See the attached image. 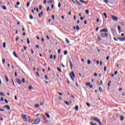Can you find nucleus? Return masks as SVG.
<instances>
[{"mask_svg": "<svg viewBox=\"0 0 125 125\" xmlns=\"http://www.w3.org/2000/svg\"><path fill=\"white\" fill-rule=\"evenodd\" d=\"M68 54V51H65L64 52V55H67Z\"/></svg>", "mask_w": 125, "mask_h": 125, "instance_id": "2f4dec72", "label": "nucleus"}, {"mask_svg": "<svg viewBox=\"0 0 125 125\" xmlns=\"http://www.w3.org/2000/svg\"><path fill=\"white\" fill-rule=\"evenodd\" d=\"M6 46V44L5 43V42H4L3 43V48H5V47Z\"/></svg>", "mask_w": 125, "mask_h": 125, "instance_id": "4be33fe9", "label": "nucleus"}, {"mask_svg": "<svg viewBox=\"0 0 125 125\" xmlns=\"http://www.w3.org/2000/svg\"><path fill=\"white\" fill-rule=\"evenodd\" d=\"M52 19H53V20H54L55 19V17H54V15H53L52 16Z\"/></svg>", "mask_w": 125, "mask_h": 125, "instance_id": "864d4df0", "label": "nucleus"}, {"mask_svg": "<svg viewBox=\"0 0 125 125\" xmlns=\"http://www.w3.org/2000/svg\"><path fill=\"white\" fill-rule=\"evenodd\" d=\"M61 50L60 49H59L58 50V53H61Z\"/></svg>", "mask_w": 125, "mask_h": 125, "instance_id": "8fccbe9b", "label": "nucleus"}, {"mask_svg": "<svg viewBox=\"0 0 125 125\" xmlns=\"http://www.w3.org/2000/svg\"><path fill=\"white\" fill-rule=\"evenodd\" d=\"M104 15L105 17V18H107V14H106V13H104Z\"/></svg>", "mask_w": 125, "mask_h": 125, "instance_id": "4c0bfd02", "label": "nucleus"}, {"mask_svg": "<svg viewBox=\"0 0 125 125\" xmlns=\"http://www.w3.org/2000/svg\"><path fill=\"white\" fill-rule=\"evenodd\" d=\"M23 49H24V50H26V49H27V47L24 46Z\"/></svg>", "mask_w": 125, "mask_h": 125, "instance_id": "774afa93", "label": "nucleus"}, {"mask_svg": "<svg viewBox=\"0 0 125 125\" xmlns=\"http://www.w3.org/2000/svg\"><path fill=\"white\" fill-rule=\"evenodd\" d=\"M58 93H59V95H60L61 96H62V95H63V94L61 92H59Z\"/></svg>", "mask_w": 125, "mask_h": 125, "instance_id": "37998d69", "label": "nucleus"}, {"mask_svg": "<svg viewBox=\"0 0 125 125\" xmlns=\"http://www.w3.org/2000/svg\"><path fill=\"white\" fill-rule=\"evenodd\" d=\"M111 17L114 21H118V17H116L115 16L111 15Z\"/></svg>", "mask_w": 125, "mask_h": 125, "instance_id": "39448f33", "label": "nucleus"}, {"mask_svg": "<svg viewBox=\"0 0 125 125\" xmlns=\"http://www.w3.org/2000/svg\"><path fill=\"white\" fill-rule=\"evenodd\" d=\"M120 120H121V121H124V116H120Z\"/></svg>", "mask_w": 125, "mask_h": 125, "instance_id": "7c9ffc66", "label": "nucleus"}, {"mask_svg": "<svg viewBox=\"0 0 125 125\" xmlns=\"http://www.w3.org/2000/svg\"><path fill=\"white\" fill-rule=\"evenodd\" d=\"M76 30H77V31H79V30H80V27L79 26V25H77V26H76Z\"/></svg>", "mask_w": 125, "mask_h": 125, "instance_id": "72a5a7b5", "label": "nucleus"}, {"mask_svg": "<svg viewBox=\"0 0 125 125\" xmlns=\"http://www.w3.org/2000/svg\"><path fill=\"white\" fill-rule=\"evenodd\" d=\"M99 91H100V92H103V90H102V88H101V87H100L99 88Z\"/></svg>", "mask_w": 125, "mask_h": 125, "instance_id": "6ab92c4d", "label": "nucleus"}, {"mask_svg": "<svg viewBox=\"0 0 125 125\" xmlns=\"http://www.w3.org/2000/svg\"><path fill=\"white\" fill-rule=\"evenodd\" d=\"M40 122H41V119L40 118H38L36 119H35L33 125H38V124H39Z\"/></svg>", "mask_w": 125, "mask_h": 125, "instance_id": "7ed1b4c3", "label": "nucleus"}, {"mask_svg": "<svg viewBox=\"0 0 125 125\" xmlns=\"http://www.w3.org/2000/svg\"><path fill=\"white\" fill-rule=\"evenodd\" d=\"M57 70L58 71V72H60V73H62V70H61V69H60V68L58 67L57 68Z\"/></svg>", "mask_w": 125, "mask_h": 125, "instance_id": "412c9836", "label": "nucleus"}, {"mask_svg": "<svg viewBox=\"0 0 125 125\" xmlns=\"http://www.w3.org/2000/svg\"><path fill=\"white\" fill-rule=\"evenodd\" d=\"M53 58V56L52 55H51L50 56V59H52Z\"/></svg>", "mask_w": 125, "mask_h": 125, "instance_id": "603ef678", "label": "nucleus"}, {"mask_svg": "<svg viewBox=\"0 0 125 125\" xmlns=\"http://www.w3.org/2000/svg\"><path fill=\"white\" fill-rule=\"evenodd\" d=\"M114 75H118V72L117 71H115V72H114Z\"/></svg>", "mask_w": 125, "mask_h": 125, "instance_id": "0e129e2a", "label": "nucleus"}, {"mask_svg": "<svg viewBox=\"0 0 125 125\" xmlns=\"http://www.w3.org/2000/svg\"><path fill=\"white\" fill-rule=\"evenodd\" d=\"M26 6L27 7H29V6H30V2H28L26 5Z\"/></svg>", "mask_w": 125, "mask_h": 125, "instance_id": "e433bc0d", "label": "nucleus"}, {"mask_svg": "<svg viewBox=\"0 0 125 125\" xmlns=\"http://www.w3.org/2000/svg\"><path fill=\"white\" fill-rule=\"evenodd\" d=\"M42 5H40V6H39L40 10H42Z\"/></svg>", "mask_w": 125, "mask_h": 125, "instance_id": "58836bf2", "label": "nucleus"}, {"mask_svg": "<svg viewBox=\"0 0 125 125\" xmlns=\"http://www.w3.org/2000/svg\"><path fill=\"white\" fill-rule=\"evenodd\" d=\"M0 111L1 112H4V109H2V108H0Z\"/></svg>", "mask_w": 125, "mask_h": 125, "instance_id": "de8ad7c7", "label": "nucleus"}, {"mask_svg": "<svg viewBox=\"0 0 125 125\" xmlns=\"http://www.w3.org/2000/svg\"><path fill=\"white\" fill-rule=\"evenodd\" d=\"M3 108H6L8 110H10V106L9 105H6L3 106Z\"/></svg>", "mask_w": 125, "mask_h": 125, "instance_id": "9b49d317", "label": "nucleus"}, {"mask_svg": "<svg viewBox=\"0 0 125 125\" xmlns=\"http://www.w3.org/2000/svg\"><path fill=\"white\" fill-rule=\"evenodd\" d=\"M21 118H22L24 122H28V118H27V116H26V115L22 114Z\"/></svg>", "mask_w": 125, "mask_h": 125, "instance_id": "20e7f679", "label": "nucleus"}, {"mask_svg": "<svg viewBox=\"0 0 125 125\" xmlns=\"http://www.w3.org/2000/svg\"><path fill=\"white\" fill-rule=\"evenodd\" d=\"M13 55H14L15 57H16V58H18V56L16 54V52H13Z\"/></svg>", "mask_w": 125, "mask_h": 125, "instance_id": "2eb2a0df", "label": "nucleus"}, {"mask_svg": "<svg viewBox=\"0 0 125 125\" xmlns=\"http://www.w3.org/2000/svg\"><path fill=\"white\" fill-rule=\"evenodd\" d=\"M89 86L90 88H92L93 87V86L92 85V84H90Z\"/></svg>", "mask_w": 125, "mask_h": 125, "instance_id": "49530a36", "label": "nucleus"}, {"mask_svg": "<svg viewBox=\"0 0 125 125\" xmlns=\"http://www.w3.org/2000/svg\"><path fill=\"white\" fill-rule=\"evenodd\" d=\"M118 31H121V27L120 26H118Z\"/></svg>", "mask_w": 125, "mask_h": 125, "instance_id": "13d9d810", "label": "nucleus"}, {"mask_svg": "<svg viewBox=\"0 0 125 125\" xmlns=\"http://www.w3.org/2000/svg\"><path fill=\"white\" fill-rule=\"evenodd\" d=\"M44 104V103H43V102H41V103H40V105H41V106H43V105Z\"/></svg>", "mask_w": 125, "mask_h": 125, "instance_id": "c03bdc74", "label": "nucleus"}, {"mask_svg": "<svg viewBox=\"0 0 125 125\" xmlns=\"http://www.w3.org/2000/svg\"><path fill=\"white\" fill-rule=\"evenodd\" d=\"M118 40L120 41L121 42H124V41H125V37L123 38H118Z\"/></svg>", "mask_w": 125, "mask_h": 125, "instance_id": "1a4fd4ad", "label": "nucleus"}, {"mask_svg": "<svg viewBox=\"0 0 125 125\" xmlns=\"http://www.w3.org/2000/svg\"><path fill=\"white\" fill-rule=\"evenodd\" d=\"M65 41H66L67 43H70V41H69V40H68V39L66 38Z\"/></svg>", "mask_w": 125, "mask_h": 125, "instance_id": "c85d7f7f", "label": "nucleus"}, {"mask_svg": "<svg viewBox=\"0 0 125 125\" xmlns=\"http://www.w3.org/2000/svg\"><path fill=\"white\" fill-rule=\"evenodd\" d=\"M69 62L70 64V68H71V70H72L73 69V64L72 63V62H71V60H69Z\"/></svg>", "mask_w": 125, "mask_h": 125, "instance_id": "f8f14e48", "label": "nucleus"}, {"mask_svg": "<svg viewBox=\"0 0 125 125\" xmlns=\"http://www.w3.org/2000/svg\"><path fill=\"white\" fill-rule=\"evenodd\" d=\"M104 1L105 2V3H108V2H109V1L107 0H105Z\"/></svg>", "mask_w": 125, "mask_h": 125, "instance_id": "680f3d73", "label": "nucleus"}, {"mask_svg": "<svg viewBox=\"0 0 125 125\" xmlns=\"http://www.w3.org/2000/svg\"><path fill=\"white\" fill-rule=\"evenodd\" d=\"M27 43L28 44H30V40H29V38H27Z\"/></svg>", "mask_w": 125, "mask_h": 125, "instance_id": "79ce46f5", "label": "nucleus"}, {"mask_svg": "<svg viewBox=\"0 0 125 125\" xmlns=\"http://www.w3.org/2000/svg\"><path fill=\"white\" fill-rule=\"evenodd\" d=\"M94 77H97V73H95L94 74Z\"/></svg>", "mask_w": 125, "mask_h": 125, "instance_id": "052dcab7", "label": "nucleus"}, {"mask_svg": "<svg viewBox=\"0 0 125 125\" xmlns=\"http://www.w3.org/2000/svg\"><path fill=\"white\" fill-rule=\"evenodd\" d=\"M65 104H66L67 105H70V103L66 101H64Z\"/></svg>", "mask_w": 125, "mask_h": 125, "instance_id": "393cba45", "label": "nucleus"}, {"mask_svg": "<svg viewBox=\"0 0 125 125\" xmlns=\"http://www.w3.org/2000/svg\"><path fill=\"white\" fill-rule=\"evenodd\" d=\"M22 82L25 83V79L24 78L22 79Z\"/></svg>", "mask_w": 125, "mask_h": 125, "instance_id": "4d7b16f0", "label": "nucleus"}, {"mask_svg": "<svg viewBox=\"0 0 125 125\" xmlns=\"http://www.w3.org/2000/svg\"><path fill=\"white\" fill-rule=\"evenodd\" d=\"M29 18L30 19H31L32 20H33V19H34V18L33 17V16L32 15H29Z\"/></svg>", "mask_w": 125, "mask_h": 125, "instance_id": "a878e982", "label": "nucleus"}, {"mask_svg": "<svg viewBox=\"0 0 125 125\" xmlns=\"http://www.w3.org/2000/svg\"><path fill=\"white\" fill-rule=\"evenodd\" d=\"M2 62L3 64H4V63H5V59H3L2 61Z\"/></svg>", "mask_w": 125, "mask_h": 125, "instance_id": "ea45409f", "label": "nucleus"}, {"mask_svg": "<svg viewBox=\"0 0 125 125\" xmlns=\"http://www.w3.org/2000/svg\"><path fill=\"white\" fill-rule=\"evenodd\" d=\"M0 101L1 102H2V101H3V97H1V99L0 100Z\"/></svg>", "mask_w": 125, "mask_h": 125, "instance_id": "09e8293b", "label": "nucleus"}, {"mask_svg": "<svg viewBox=\"0 0 125 125\" xmlns=\"http://www.w3.org/2000/svg\"><path fill=\"white\" fill-rule=\"evenodd\" d=\"M75 110L76 111H79V106L78 105H76L75 107Z\"/></svg>", "mask_w": 125, "mask_h": 125, "instance_id": "f3484780", "label": "nucleus"}, {"mask_svg": "<svg viewBox=\"0 0 125 125\" xmlns=\"http://www.w3.org/2000/svg\"><path fill=\"white\" fill-rule=\"evenodd\" d=\"M102 37L103 38H104V36H105V38H108V34H107L106 33H102Z\"/></svg>", "mask_w": 125, "mask_h": 125, "instance_id": "6e6552de", "label": "nucleus"}, {"mask_svg": "<svg viewBox=\"0 0 125 125\" xmlns=\"http://www.w3.org/2000/svg\"><path fill=\"white\" fill-rule=\"evenodd\" d=\"M58 7H59V8L61 7V3H59V4H58Z\"/></svg>", "mask_w": 125, "mask_h": 125, "instance_id": "5fc2aeb1", "label": "nucleus"}, {"mask_svg": "<svg viewBox=\"0 0 125 125\" xmlns=\"http://www.w3.org/2000/svg\"><path fill=\"white\" fill-rule=\"evenodd\" d=\"M75 2H76V3H77V4H78V5H82V3H81L80 2L78 1L77 0H75Z\"/></svg>", "mask_w": 125, "mask_h": 125, "instance_id": "dca6fc26", "label": "nucleus"}, {"mask_svg": "<svg viewBox=\"0 0 125 125\" xmlns=\"http://www.w3.org/2000/svg\"><path fill=\"white\" fill-rule=\"evenodd\" d=\"M53 2V0H49V1H47L48 3H52Z\"/></svg>", "mask_w": 125, "mask_h": 125, "instance_id": "a211bd4d", "label": "nucleus"}, {"mask_svg": "<svg viewBox=\"0 0 125 125\" xmlns=\"http://www.w3.org/2000/svg\"><path fill=\"white\" fill-rule=\"evenodd\" d=\"M42 14H43V12L42 11L41 13L39 14V17H40V18H41V17H42Z\"/></svg>", "mask_w": 125, "mask_h": 125, "instance_id": "4468645a", "label": "nucleus"}, {"mask_svg": "<svg viewBox=\"0 0 125 125\" xmlns=\"http://www.w3.org/2000/svg\"><path fill=\"white\" fill-rule=\"evenodd\" d=\"M106 68H107V67H106V66H104V72H106Z\"/></svg>", "mask_w": 125, "mask_h": 125, "instance_id": "e2e57ef3", "label": "nucleus"}, {"mask_svg": "<svg viewBox=\"0 0 125 125\" xmlns=\"http://www.w3.org/2000/svg\"><path fill=\"white\" fill-rule=\"evenodd\" d=\"M29 89H30V90H32V89H33V87L32 86H29Z\"/></svg>", "mask_w": 125, "mask_h": 125, "instance_id": "f704fd0d", "label": "nucleus"}, {"mask_svg": "<svg viewBox=\"0 0 125 125\" xmlns=\"http://www.w3.org/2000/svg\"><path fill=\"white\" fill-rule=\"evenodd\" d=\"M69 76L71 80H72L73 82H75V80H74V79H75V73H74V71H72L70 73H69Z\"/></svg>", "mask_w": 125, "mask_h": 125, "instance_id": "f03ea898", "label": "nucleus"}, {"mask_svg": "<svg viewBox=\"0 0 125 125\" xmlns=\"http://www.w3.org/2000/svg\"><path fill=\"white\" fill-rule=\"evenodd\" d=\"M45 115L46 117L48 118V119H50V116H49V114H48V113H45Z\"/></svg>", "mask_w": 125, "mask_h": 125, "instance_id": "ddd939ff", "label": "nucleus"}, {"mask_svg": "<svg viewBox=\"0 0 125 125\" xmlns=\"http://www.w3.org/2000/svg\"><path fill=\"white\" fill-rule=\"evenodd\" d=\"M45 3H46V0H44L43 1V4H45Z\"/></svg>", "mask_w": 125, "mask_h": 125, "instance_id": "338daca9", "label": "nucleus"}, {"mask_svg": "<svg viewBox=\"0 0 125 125\" xmlns=\"http://www.w3.org/2000/svg\"><path fill=\"white\" fill-rule=\"evenodd\" d=\"M100 33H103V32H105V33H108V29L107 28L102 29L100 31Z\"/></svg>", "mask_w": 125, "mask_h": 125, "instance_id": "423d86ee", "label": "nucleus"}, {"mask_svg": "<svg viewBox=\"0 0 125 125\" xmlns=\"http://www.w3.org/2000/svg\"><path fill=\"white\" fill-rule=\"evenodd\" d=\"M45 80H48V77H47V75H45Z\"/></svg>", "mask_w": 125, "mask_h": 125, "instance_id": "3c124183", "label": "nucleus"}, {"mask_svg": "<svg viewBox=\"0 0 125 125\" xmlns=\"http://www.w3.org/2000/svg\"><path fill=\"white\" fill-rule=\"evenodd\" d=\"M98 40L99 42H100L101 41V38H100V36H98Z\"/></svg>", "mask_w": 125, "mask_h": 125, "instance_id": "473e14b6", "label": "nucleus"}, {"mask_svg": "<svg viewBox=\"0 0 125 125\" xmlns=\"http://www.w3.org/2000/svg\"><path fill=\"white\" fill-rule=\"evenodd\" d=\"M16 82H17V83L19 84H21V83H22L21 81H20L18 78L16 79Z\"/></svg>", "mask_w": 125, "mask_h": 125, "instance_id": "0eeeda50", "label": "nucleus"}, {"mask_svg": "<svg viewBox=\"0 0 125 125\" xmlns=\"http://www.w3.org/2000/svg\"><path fill=\"white\" fill-rule=\"evenodd\" d=\"M86 105H88V107H90V104H89L88 103H86Z\"/></svg>", "mask_w": 125, "mask_h": 125, "instance_id": "6e6d98bb", "label": "nucleus"}, {"mask_svg": "<svg viewBox=\"0 0 125 125\" xmlns=\"http://www.w3.org/2000/svg\"><path fill=\"white\" fill-rule=\"evenodd\" d=\"M2 8L3 10H6V7L5 6H2Z\"/></svg>", "mask_w": 125, "mask_h": 125, "instance_id": "b1692460", "label": "nucleus"}, {"mask_svg": "<svg viewBox=\"0 0 125 125\" xmlns=\"http://www.w3.org/2000/svg\"><path fill=\"white\" fill-rule=\"evenodd\" d=\"M67 83H68V84H70V81H69V80H67Z\"/></svg>", "mask_w": 125, "mask_h": 125, "instance_id": "69168bd1", "label": "nucleus"}, {"mask_svg": "<svg viewBox=\"0 0 125 125\" xmlns=\"http://www.w3.org/2000/svg\"><path fill=\"white\" fill-rule=\"evenodd\" d=\"M4 101H5V103H6V104H8V101H7V100L5 99V100H4Z\"/></svg>", "mask_w": 125, "mask_h": 125, "instance_id": "a19ab883", "label": "nucleus"}, {"mask_svg": "<svg viewBox=\"0 0 125 125\" xmlns=\"http://www.w3.org/2000/svg\"><path fill=\"white\" fill-rule=\"evenodd\" d=\"M5 79L6 82L7 83H8V78L6 76H5Z\"/></svg>", "mask_w": 125, "mask_h": 125, "instance_id": "aec40b11", "label": "nucleus"}, {"mask_svg": "<svg viewBox=\"0 0 125 125\" xmlns=\"http://www.w3.org/2000/svg\"><path fill=\"white\" fill-rule=\"evenodd\" d=\"M97 84H98V85H102V84H103V82L102 81H101L100 82H98Z\"/></svg>", "mask_w": 125, "mask_h": 125, "instance_id": "9d476101", "label": "nucleus"}, {"mask_svg": "<svg viewBox=\"0 0 125 125\" xmlns=\"http://www.w3.org/2000/svg\"><path fill=\"white\" fill-rule=\"evenodd\" d=\"M80 1H81V2H82V3H84V0H80Z\"/></svg>", "mask_w": 125, "mask_h": 125, "instance_id": "a18cd8bd", "label": "nucleus"}, {"mask_svg": "<svg viewBox=\"0 0 125 125\" xmlns=\"http://www.w3.org/2000/svg\"><path fill=\"white\" fill-rule=\"evenodd\" d=\"M91 120H93V121H95V122H97V123H98V124L100 125H102L101 121H100V120H99L98 118L96 117H91Z\"/></svg>", "mask_w": 125, "mask_h": 125, "instance_id": "f257e3e1", "label": "nucleus"}, {"mask_svg": "<svg viewBox=\"0 0 125 125\" xmlns=\"http://www.w3.org/2000/svg\"><path fill=\"white\" fill-rule=\"evenodd\" d=\"M0 95H1V96H5V95L1 92H0Z\"/></svg>", "mask_w": 125, "mask_h": 125, "instance_id": "5701e85b", "label": "nucleus"}, {"mask_svg": "<svg viewBox=\"0 0 125 125\" xmlns=\"http://www.w3.org/2000/svg\"><path fill=\"white\" fill-rule=\"evenodd\" d=\"M86 85H87V86H89V85H90V83L89 82H87L86 83Z\"/></svg>", "mask_w": 125, "mask_h": 125, "instance_id": "bb28decb", "label": "nucleus"}, {"mask_svg": "<svg viewBox=\"0 0 125 125\" xmlns=\"http://www.w3.org/2000/svg\"><path fill=\"white\" fill-rule=\"evenodd\" d=\"M91 63V62L90 61V60H88V61H87V64L88 65H90Z\"/></svg>", "mask_w": 125, "mask_h": 125, "instance_id": "c756f323", "label": "nucleus"}, {"mask_svg": "<svg viewBox=\"0 0 125 125\" xmlns=\"http://www.w3.org/2000/svg\"><path fill=\"white\" fill-rule=\"evenodd\" d=\"M86 14H89V11L88 10H86L85 11Z\"/></svg>", "mask_w": 125, "mask_h": 125, "instance_id": "c9c22d12", "label": "nucleus"}, {"mask_svg": "<svg viewBox=\"0 0 125 125\" xmlns=\"http://www.w3.org/2000/svg\"><path fill=\"white\" fill-rule=\"evenodd\" d=\"M20 5V2L19 1H18L17 2V5Z\"/></svg>", "mask_w": 125, "mask_h": 125, "instance_id": "bf43d9fd", "label": "nucleus"}, {"mask_svg": "<svg viewBox=\"0 0 125 125\" xmlns=\"http://www.w3.org/2000/svg\"><path fill=\"white\" fill-rule=\"evenodd\" d=\"M35 108H39L40 107V104H36L35 105Z\"/></svg>", "mask_w": 125, "mask_h": 125, "instance_id": "cd10ccee", "label": "nucleus"}]
</instances>
